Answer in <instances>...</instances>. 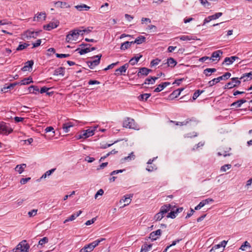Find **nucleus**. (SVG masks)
Returning a JSON list of instances; mask_svg holds the SVG:
<instances>
[{
  "mask_svg": "<svg viewBox=\"0 0 252 252\" xmlns=\"http://www.w3.org/2000/svg\"><path fill=\"white\" fill-rule=\"evenodd\" d=\"M79 35V29H74L70 31L66 35L65 40L68 43H70L73 40L76 41L78 39Z\"/></svg>",
  "mask_w": 252,
  "mask_h": 252,
  "instance_id": "1",
  "label": "nucleus"
},
{
  "mask_svg": "<svg viewBox=\"0 0 252 252\" xmlns=\"http://www.w3.org/2000/svg\"><path fill=\"white\" fill-rule=\"evenodd\" d=\"M97 126H94L85 130H83L81 133L78 136V139L87 138L94 135V131L97 128Z\"/></svg>",
  "mask_w": 252,
  "mask_h": 252,
  "instance_id": "2",
  "label": "nucleus"
},
{
  "mask_svg": "<svg viewBox=\"0 0 252 252\" xmlns=\"http://www.w3.org/2000/svg\"><path fill=\"white\" fill-rule=\"evenodd\" d=\"M231 76V73L230 72H226L223 75L218 77L216 78H214L212 80L208 82V85L209 87H212L216 84L219 83L220 81L222 80H226L230 78Z\"/></svg>",
  "mask_w": 252,
  "mask_h": 252,
  "instance_id": "3",
  "label": "nucleus"
},
{
  "mask_svg": "<svg viewBox=\"0 0 252 252\" xmlns=\"http://www.w3.org/2000/svg\"><path fill=\"white\" fill-rule=\"evenodd\" d=\"M13 131V129L10 127L5 123L0 122V134L8 135Z\"/></svg>",
  "mask_w": 252,
  "mask_h": 252,
  "instance_id": "4",
  "label": "nucleus"
},
{
  "mask_svg": "<svg viewBox=\"0 0 252 252\" xmlns=\"http://www.w3.org/2000/svg\"><path fill=\"white\" fill-rule=\"evenodd\" d=\"M30 246L26 240L22 241L16 247V252H28Z\"/></svg>",
  "mask_w": 252,
  "mask_h": 252,
  "instance_id": "5",
  "label": "nucleus"
},
{
  "mask_svg": "<svg viewBox=\"0 0 252 252\" xmlns=\"http://www.w3.org/2000/svg\"><path fill=\"white\" fill-rule=\"evenodd\" d=\"M101 57V54H98L97 55L94 56V57H93L92 58H97V59L94 60L93 61H88L87 64L89 67L91 69H93L95 66L98 65L100 63V61Z\"/></svg>",
  "mask_w": 252,
  "mask_h": 252,
  "instance_id": "6",
  "label": "nucleus"
},
{
  "mask_svg": "<svg viewBox=\"0 0 252 252\" xmlns=\"http://www.w3.org/2000/svg\"><path fill=\"white\" fill-rule=\"evenodd\" d=\"M241 82L238 78H232L231 81L227 83L224 87V89H231L239 85Z\"/></svg>",
  "mask_w": 252,
  "mask_h": 252,
  "instance_id": "7",
  "label": "nucleus"
},
{
  "mask_svg": "<svg viewBox=\"0 0 252 252\" xmlns=\"http://www.w3.org/2000/svg\"><path fill=\"white\" fill-rule=\"evenodd\" d=\"M123 126L126 128L136 129L134 120L128 118L123 122Z\"/></svg>",
  "mask_w": 252,
  "mask_h": 252,
  "instance_id": "8",
  "label": "nucleus"
},
{
  "mask_svg": "<svg viewBox=\"0 0 252 252\" xmlns=\"http://www.w3.org/2000/svg\"><path fill=\"white\" fill-rule=\"evenodd\" d=\"M129 67V63H126L124 65L121 66L119 68L115 70V75L119 76L120 75H125L127 69Z\"/></svg>",
  "mask_w": 252,
  "mask_h": 252,
  "instance_id": "9",
  "label": "nucleus"
},
{
  "mask_svg": "<svg viewBox=\"0 0 252 252\" xmlns=\"http://www.w3.org/2000/svg\"><path fill=\"white\" fill-rule=\"evenodd\" d=\"M38 34V32H34L28 30L26 31L24 33V36L27 39H29L32 38H35Z\"/></svg>",
  "mask_w": 252,
  "mask_h": 252,
  "instance_id": "10",
  "label": "nucleus"
},
{
  "mask_svg": "<svg viewBox=\"0 0 252 252\" xmlns=\"http://www.w3.org/2000/svg\"><path fill=\"white\" fill-rule=\"evenodd\" d=\"M151 71L152 70L150 69H148L145 67H141L139 68V71L137 73V76L140 78L141 77V76H147Z\"/></svg>",
  "mask_w": 252,
  "mask_h": 252,
  "instance_id": "11",
  "label": "nucleus"
},
{
  "mask_svg": "<svg viewBox=\"0 0 252 252\" xmlns=\"http://www.w3.org/2000/svg\"><path fill=\"white\" fill-rule=\"evenodd\" d=\"M76 123V121L67 122L66 123H64L62 126V128L63 129V132L65 133L68 132L69 131V128L75 126Z\"/></svg>",
  "mask_w": 252,
  "mask_h": 252,
  "instance_id": "12",
  "label": "nucleus"
},
{
  "mask_svg": "<svg viewBox=\"0 0 252 252\" xmlns=\"http://www.w3.org/2000/svg\"><path fill=\"white\" fill-rule=\"evenodd\" d=\"M161 234V230L158 229L156 231H153L150 234L149 238L152 241L156 240Z\"/></svg>",
  "mask_w": 252,
  "mask_h": 252,
  "instance_id": "13",
  "label": "nucleus"
},
{
  "mask_svg": "<svg viewBox=\"0 0 252 252\" xmlns=\"http://www.w3.org/2000/svg\"><path fill=\"white\" fill-rule=\"evenodd\" d=\"M223 52L221 50H219L216 51L212 54L211 57L210 58V60H212L214 61L215 60L219 61L220 59H217V58H219L220 56L222 54Z\"/></svg>",
  "mask_w": 252,
  "mask_h": 252,
  "instance_id": "14",
  "label": "nucleus"
},
{
  "mask_svg": "<svg viewBox=\"0 0 252 252\" xmlns=\"http://www.w3.org/2000/svg\"><path fill=\"white\" fill-rule=\"evenodd\" d=\"M59 26V22H50L46 25H44L43 28L46 31H51L56 28Z\"/></svg>",
  "mask_w": 252,
  "mask_h": 252,
  "instance_id": "15",
  "label": "nucleus"
},
{
  "mask_svg": "<svg viewBox=\"0 0 252 252\" xmlns=\"http://www.w3.org/2000/svg\"><path fill=\"white\" fill-rule=\"evenodd\" d=\"M82 213V211L81 210H80L77 212L76 213L72 214L69 218H68L67 219H65L64 220L63 223H66V222L69 221L74 220L77 217H79Z\"/></svg>",
  "mask_w": 252,
  "mask_h": 252,
  "instance_id": "16",
  "label": "nucleus"
},
{
  "mask_svg": "<svg viewBox=\"0 0 252 252\" xmlns=\"http://www.w3.org/2000/svg\"><path fill=\"white\" fill-rule=\"evenodd\" d=\"M239 58L237 56H231L230 57H226L222 64L225 63L226 65H230L233 63L236 60L238 59Z\"/></svg>",
  "mask_w": 252,
  "mask_h": 252,
  "instance_id": "17",
  "label": "nucleus"
},
{
  "mask_svg": "<svg viewBox=\"0 0 252 252\" xmlns=\"http://www.w3.org/2000/svg\"><path fill=\"white\" fill-rule=\"evenodd\" d=\"M132 195L129 194V195H126L124 196V197L121 199L120 201V203L122 202H126V204H124L123 206V207H125L126 206L128 205L131 201V197H132Z\"/></svg>",
  "mask_w": 252,
  "mask_h": 252,
  "instance_id": "18",
  "label": "nucleus"
},
{
  "mask_svg": "<svg viewBox=\"0 0 252 252\" xmlns=\"http://www.w3.org/2000/svg\"><path fill=\"white\" fill-rule=\"evenodd\" d=\"M33 61L32 60L27 62L25 65L22 68L21 70L23 71H30V69L32 68L33 65Z\"/></svg>",
  "mask_w": 252,
  "mask_h": 252,
  "instance_id": "19",
  "label": "nucleus"
},
{
  "mask_svg": "<svg viewBox=\"0 0 252 252\" xmlns=\"http://www.w3.org/2000/svg\"><path fill=\"white\" fill-rule=\"evenodd\" d=\"M171 206L170 204H166L161 207L159 212L163 216L170 210Z\"/></svg>",
  "mask_w": 252,
  "mask_h": 252,
  "instance_id": "20",
  "label": "nucleus"
},
{
  "mask_svg": "<svg viewBox=\"0 0 252 252\" xmlns=\"http://www.w3.org/2000/svg\"><path fill=\"white\" fill-rule=\"evenodd\" d=\"M184 88H180L174 91L169 95V97L171 98H176L178 97L184 90Z\"/></svg>",
  "mask_w": 252,
  "mask_h": 252,
  "instance_id": "21",
  "label": "nucleus"
},
{
  "mask_svg": "<svg viewBox=\"0 0 252 252\" xmlns=\"http://www.w3.org/2000/svg\"><path fill=\"white\" fill-rule=\"evenodd\" d=\"M27 165L25 163L18 164L15 167V170L18 172L19 174H21L24 171Z\"/></svg>",
  "mask_w": 252,
  "mask_h": 252,
  "instance_id": "22",
  "label": "nucleus"
},
{
  "mask_svg": "<svg viewBox=\"0 0 252 252\" xmlns=\"http://www.w3.org/2000/svg\"><path fill=\"white\" fill-rule=\"evenodd\" d=\"M142 55H137V56L131 58L129 60V63H130L132 65H134L136 64L138 62L140 59L141 58H142Z\"/></svg>",
  "mask_w": 252,
  "mask_h": 252,
  "instance_id": "23",
  "label": "nucleus"
},
{
  "mask_svg": "<svg viewBox=\"0 0 252 252\" xmlns=\"http://www.w3.org/2000/svg\"><path fill=\"white\" fill-rule=\"evenodd\" d=\"M246 102V100L244 99H241L240 100H238L235 102H233L231 106L232 107H235L236 108H238L241 106L242 104L245 103Z\"/></svg>",
  "mask_w": 252,
  "mask_h": 252,
  "instance_id": "24",
  "label": "nucleus"
},
{
  "mask_svg": "<svg viewBox=\"0 0 252 252\" xmlns=\"http://www.w3.org/2000/svg\"><path fill=\"white\" fill-rule=\"evenodd\" d=\"M133 44L132 41H126L121 44L120 49L122 50H125L129 48Z\"/></svg>",
  "mask_w": 252,
  "mask_h": 252,
  "instance_id": "25",
  "label": "nucleus"
},
{
  "mask_svg": "<svg viewBox=\"0 0 252 252\" xmlns=\"http://www.w3.org/2000/svg\"><path fill=\"white\" fill-rule=\"evenodd\" d=\"M55 6L57 8L69 7V5L66 2L60 1L55 2Z\"/></svg>",
  "mask_w": 252,
  "mask_h": 252,
  "instance_id": "26",
  "label": "nucleus"
},
{
  "mask_svg": "<svg viewBox=\"0 0 252 252\" xmlns=\"http://www.w3.org/2000/svg\"><path fill=\"white\" fill-rule=\"evenodd\" d=\"M158 79V77H151L145 79L144 84H154L156 81Z\"/></svg>",
  "mask_w": 252,
  "mask_h": 252,
  "instance_id": "27",
  "label": "nucleus"
},
{
  "mask_svg": "<svg viewBox=\"0 0 252 252\" xmlns=\"http://www.w3.org/2000/svg\"><path fill=\"white\" fill-rule=\"evenodd\" d=\"M94 250L92 245L90 243L85 245L80 250V252H91Z\"/></svg>",
  "mask_w": 252,
  "mask_h": 252,
  "instance_id": "28",
  "label": "nucleus"
},
{
  "mask_svg": "<svg viewBox=\"0 0 252 252\" xmlns=\"http://www.w3.org/2000/svg\"><path fill=\"white\" fill-rule=\"evenodd\" d=\"M64 74V68L63 67H60L56 69L53 73L54 75L58 76V75H62L63 76Z\"/></svg>",
  "mask_w": 252,
  "mask_h": 252,
  "instance_id": "29",
  "label": "nucleus"
},
{
  "mask_svg": "<svg viewBox=\"0 0 252 252\" xmlns=\"http://www.w3.org/2000/svg\"><path fill=\"white\" fill-rule=\"evenodd\" d=\"M146 41V37L144 36L140 35L138 36L134 41H132L133 43H136L137 44H140Z\"/></svg>",
  "mask_w": 252,
  "mask_h": 252,
  "instance_id": "30",
  "label": "nucleus"
},
{
  "mask_svg": "<svg viewBox=\"0 0 252 252\" xmlns=\"http://www.w3.org/2000/svg\"><path fill=\"white\" fill-rule=\"evenodd\" d=\"M166 63L167 64V66L174 67L177 64V62L173 58H169L167 59Z\"/></svg>",
  "mask_w": 252,
  "mask_h": 252,
  "instance_id": "31",
  "label": "nucleus"
},
{
  "mask_svg": "<svg viewBox=\"0 0 252 252\" xmlns=\"http://www.w3.org/2000/svg\"><path fill=\"white\" fill-rule=\"evenodd\" d=\"M227 244V241L223 240L221 242V243L219 244L215 245L212 249L210 250V252H212L214 250L219 249L220 247H225Z\"/></svg>",
  "mask_w": 252,
  "mask_h": 252,
  "instance_id": "32",
  "label": "nucleus"
},
{
  "mask_svg": "<svg viewBox=\"0 0 252 252\" xmlns=\"http://www.w3.org/2000/svg\"><path fill=\"white\" fill-rule=\"evenodd\" d=\"M216 68H207L204 70L203 73L206 76H210L211 75V73H214L216 71Z\"/></svg>",
  "mask_w": 252,
  "mask_h": 252,
  "instance_id": "33",
  "label": "nucleus"
},
{
  "mask_svg": "<svg viewBox=\"0 0 252 252\" xmlns=\"http://www.w3.org/2000/svg\"><path fill=\"white\" fill-rule=\"evenodd\" d=\"M244 79V81H249L252 79V71L246 73L243 75L240 79Z\"/></svg>",
  "mask_w": 252,
  "mask_h": 252,
  "instance_id": "34",
  "label": "nucleus"
},
{
  "mask_svg": "<svg viewBox=\"0 0 252 252\" xmlns=\"http://www.w3.org/2000/svg\"><path fill=\"white\" fill-rule=\"evenodd\" d=\"M76 51H78V53H79L80 55H82L90 52V47L89 46L83 49L77 48Z\"/></svg>",
  "mask_w": 252,
  "mask_h": 252,
  "instance_id": "35",
  "label": "nucleus"
},
{
  "mask_svg": "<svg viewBox=\"0 0 252 252\" xmlns=\"http://www.w3.org/2000/svg\"><path fill=\"white\" fill-rule=\"evenodd\" d=\"M75 8L79 11H82L84 9L85 10H88L90 8V7L88 6V5L85 4H82L81 5H77L75 6Z\"/></svg>",
  "mask_w": 252,
  "mask_h": 252,
  "instance_id": "36",
  "label": "nucleus"
},
{
  "mask_svg": "<svg viewBox=\"0 0 252 252\" xmlns=\"http://www.w3.org/2000/svg\"><path fill=\"white\" fill-rule=\"evenodd\" d=\"M151 95V94L146 93L141 94L138 96V99L140 101H146Z\"/></svg>",
  "mask_w": 252,
  "mask_h": 252,
  "instance_id": "37",
  "label": "nucleus"
},
{
  "mask_svg": "<svg viewBox=\"0 0 252 252\" xmlns=\"http://www.w3.org/2000/svg\"><path fill=\"white\" fill-rule=\"evenodd\" d=\"M177 38H179L180 40L183 41H189L191 40H195V38L189 35H182L179 37H177Z\"/></svg>",
  "mask_w": 252,
  "mask_h": 252,
  "instance_id": "38",
  "label": "nucleus"
},
{
  "mask_svg": "<svg viewBox=\"0 0 252 252\" xmlns=\"http://www.w3.org/2000/svg\"><path fill=\"white\" fill-rule=\"evenodd\" d=\"M32 82V78L29 77L24 78V79L21 80V82H19V84L21 85H25L29 84Z\"/></svg>",
  "mask_w": 252,
  "mask_h": 252,
  "instance_id": "39",
  "label": "nucleus"
},
{
  "mask_svg": "<svg viewBox=\"0 0 252 252\" xmlns=\"http://www.w3.org/2000/svg\"><path fill=\"white\" fill-rule=\"evenodd\" d=\"M93 28L91 27H89L87 29H83V30H79V33L80 35H83L85 33H90L92 30H93Z\"/></svg>",
  "mask_w": 252,
  "mask_h": 252,
  "instance_id": "40",
  "label": "nucleus"
},
{
  "mask_svg": "<svg viewBox=\"0 0 252 252\" xmlns=\"http://www.w3.org/2000/svg\"><path fill=\"white\" fill-rule=\"evenodd\" d=\"M42 17L43 18V20H45V18H46V14H45V13H44V12L38 13L34 17L33 20L34 21H36V18H37V20H38L39 19H41Z\"/></svg>",
  "mask_w": 252,
  "mask_h": 252,
  "instance_id": "41",
  "label": "nucleus"
},
{
  "mask_svg": "<svg viewBox=\"0 0 252 252\" xmlns=\"http://www.w3.org/2000/svg\"><path fill=\"white\" fill-rule=\"evenodd\" d=\"M56 170V168L51 169L46 171L44 174L41 177V179H45L47 176H50Z\"/></svg>",
  "mask_w": 252,
  "mask_h": 252,
  "instance_id": "42",
  "label": "nucleus"
},
{
  "mask_svg": "<svg viewBox=\"0 0 252 252\" xmlns=\"http://www.w3.org/2000/svg\"><path fill=\"white\" fill-rule=\"evenodd\" d=\"M105 238H100V239H98L95 241H93V242L91 243L90 244L92 245L93 249H94V248L95 247H96L98 245V244L102 242L103 241L105 240Z\"/></svg>",
  "mask_w": 252,
  "mask_h": 252,
  "instance_id": "43",
  "label": "nucleus"
},
{
  "mask_svg": "<svg viewBox=\"0 0 252 252\" xmlns=\"http://www.w3.org/2000/svg\"><path fill=\"white\" fill-rule=\"evenodd\" d=\"M29 92L31 93L36 94V92H38L39 90L37 86H31L29 88Z\"/></svg>",
  "mask_w": 252,
  "mask_h": 252,
  "instance_id": "44",
  "label": "nucleus"
},
{
  "mask_svg": "<svg viewBox=\"0 0 252 252\" xmlns=\"http://www.w3.org/2000/svg\"><path fill=\"white\" fill-rule=\"evenodd\" d=\"M204 92V90H198L196 91L192 96V99L193 100H195L201 94H202Z\"/></svg>",
  "mask_w": 252,
  "mask_h": 252,
  "instance_id": "45",
  "label": "nucleus"
},
{
  "mask_svg": "<svg viewBox=\"0 0 252 252\" xmlns=\"http://www.w3.org/2000/svg\"><path fill=\"white\" fill-rule=\"evenodd\" d=\"M29 46V44L27 43H24L23 44H20L19 45L18 47L16 49L17 51H20L25 49L27 47Z\"/></svg>",
  "mask_w": 252,
  "mask_h": 252,
  "instance_id": "46",
  "label": "nucleus"
},
{
  "mask_svg": "<svg viewBox=\"0 0 252 252\" xmlns=\"http://www.w3.org/2000/svg\"><path fill=\"white\" fill-rule=\"evenodd\" d=\"M135 158V155H134L133 152H131L129 155L127 157H126L124 158L125 160L130 161L131 160H133Z\"/></svg>",
  "mask_w": 252,
  "mask_h": 252,
  "instance_id": "47",
  "label": "nucleus"
},
{
  "mask_svg": "<svg viewBox=\"0 0 252 252\" xmlns=\"http://www.w3.org/2000/svg\"><path fill=\"white\" fill-rule=\"evenodd\" d=\"M165 87L163 84L162 83L161 84H160L158 85V86L154 90V92L156 93L160 92Z\"/></svg>",
  "mask_w": 252,
  "mask_h": 252,
  "instance_id": "48",
  "label": "nucleus"
},
{
  "mask_svg": "<svg viewBox=\"0 0 252 252\" xmlns=\"http://www.w3.org/2000/svg\"><path fill=\"white\" fill-rule=\"evenodd\" d=\"M157 167L156 166V165L155 164H153V165H148L146 168V170L148 171V172H152V171H154L156 170H157Z\"/></svg>",
  "mask_w": 252,
  "mask_h": 252,
  "instance_id": "49",
  "label": "nucleus"
},
{
  "mask_svg": "<svg viewBox=\"0 0 252 252\" xmlns=\"http://www.w3.org/2000/svg\"><path fill=\"white\" fill-rule=\"evenodd\" d=\"M170 122L175 123L176 124V125H177V126H182L186 125L189 123V121L186 120V121H185L184 122H182L171 121Z\"/></svg>",
  "mask_w": 252,
  "mask_h": 252,
  "instance_id": "50",
  "label": "nucleus"
},
{
  "mask_svg": "<svg viewBox=\"0 0 252 252\" xmlns=\"http://www.w3.org/2000/svg\"><path fill=\"white\" fill-rule=\"evenodd\" d=\"M48 242V238H47L46 237H44L39 241L38 245L42 246L44 244L47 243Z\"/></svg>",
  "mask_w": 252,
  "mask_h": 252,
  "instance_id": "51",
  "label": "nucleus"
},
{
  "mask_svg": "<svg viewBox=\"0 0 252 252\" xmlns=\"http://www.w3.org/2000/svg\"><path fill=\"white\" fill-rule=\"evenodd\" d=\"M201 4L205 7L209 8L211 3L207 0H199Z\"/></svg>",
  "mask_w": 252,
  "mask_h": 252,
  "instance_id": "52",
  "label": "nucleus"
},
{
  "mask_svg": "<svg viewBox=\"0 0 252 252\" xmlns=\"http://www.w3.org/2000/svg\"><path fill=\"white\" fill-rule=\"evenodd\" d=\"M160 62V60L158 58L153 60L150 63V65L151 67L156 66L158 65Z\"/></svg>",
  "mask_w": 252,
  "mask_h": 252,
  "instance_id": "53",
  "label": "nucleus"
},
{
  "mask_svg": "<svg viewBox=\"0 0 252 252\" xmlns=\"http://www.w3.org/2000/svg\"><path fill=\"white\" fill-rule=\"evenodd\" d=\"M222 15V13L221 12H218L215 13L214 15H211L210 18L212 19V20H216L217 19H218L220 16Z\"/></svg>",
  "mask_w": 252,
  "mask_h": 252,
  "instance_id": "54",
  "label": "nucleus"
},
{
  "mask_svg": "<svg viewBox=\"0 0 252 252\" xmlns=\"http://www.w3.org/2000/svg\"><path fill=\"white\" fill-rule=\"evenodd\" d=\"M49 90V88H47L46 87H42L41 89H40V93L41 94H43V93H46V94L48 95H50L52 93H49L48 92V91Z\"/></svg>",
  "mask_w": 252,
  "mask_h": 252,
  "instance_id": "55",
  "label": "nucleus"
},
{
  "mask_svg": "<svg viewBox=\"0 0 252 252\" xmlns=\"http://www.w3.org/2000/svg\"><path fill=\"white\" fill-rule=\"evenodd\" d=\"M231 167V164H225L221 167L220 170L221 172H225L227 169H230Z\"/></svg>",
  "mask_w": 252,
  "mask_h": 252,
  "instance_id": "56",
  "label": "nucleus"
},
{
  "mask_svg": "<svg viewBox=\"0 0 252 252\" xmlns=\"http://www.w3.org/2000/svg\"><path fill=\"white\" fill-rule=\"evenodd\" d=\"M163 216L159 212L158 213H157L155 217H154V220L156 221L160 220H161L163 218Z\"/></svg>",
  "mask_w": 252,
  "mask_h": 252,
  "instance_id": "57",
  "label": "nucleus"
},
{
  "mask_svg": "<svg viewBox=\"0 0 252 252\" xmlns=\"http://www.w3.org/2000/svg\"><path fill=\"white\" fill-rule=\"evenodd\" d=\"M37 209H32L31 211H29L28 214L30 217H32L35 216L37 214Z\"/></svg>",
  "mask_w": 252,
  "mask_h": 252,
  "instance_id": "58",
  "label": "nucleus"
},
{
  "mask_svg": "<svg viewBox=\"0 0 252 252\" xmlns=\"http://www.w3.org/2000/svg\"><path fill=\"white\" fill-rule=\"evenodd\" d=\"M146 252H148L152 247V244H145L142 246Z\"/></svg>",
  "mask_w": 252,
  "mask_h": 252,
  "instance_id": "59",
  "label": "nucleus"
},
{
  "mask_svg": "<svg viewBox=\"0 0 252 252\" xmlns=\"http://www.w3.org/2000/svg\"><path fill=\"white\" fill-rule=\"evenodd\" d=\"M177 214V212L171 211L170 213L168 214L167 217L170 218L171 219H174L175 218H176Z\"/></svg>",
  "mask_w": 252,
  "mask_h": 252,
  "instance_id": "60",
  "label": "nucleus"
},
{
  "mask_svg": "<svg viewBox=\"0 0 252 252\" xmlns=\"http://www.w3.org/2000/svg\"><path fill=\"white\" fill-rule=\"evenodd\" d=\"M248 247L250 248L251 245L247 241H246L244 242V243L241 246L240 249L242 251H245V247Z\"/></svg>",
  "mask_w": 252,
  "mask_h": 252,
  "instance_id": "61",
  "label": "nucleus"
},
{
  "mask_svg": "<svg viewBox=\"0 0 252 252\" xmlns=\"http://www.w3.org/2000/svg\"><path fill=\"white\" fill-rule=\"evenodd\" d=\"M118 63H119V62H117L114 63H112L111 64L107 66V67L105 68L104 69V70L107 71L110 69H111V68H113L115 65H117Z\"/></svg>",
  "mask_w": 252,
  "mask_h": 252,
  "instance_id": "62",
  "label": "nucleus"
},
{
  "mask_svg": "<svg viewBox=\"0 0 252 252\" xmlns=\"http://www.w3.org/2000/svg\"><path fill=\"white\" fill-rule=\"evenodd\" d=\"M69 54H56V56L58 58H64L69 57Z\"/></svg>",
  "mask_w": 252,
  "mask_h": 252,
  "instance_id": "63",
  "label": "nucleus"
},
{
  "mask_svg": "<svg viewBox=\"0 0 252 252\" xmlns=\"http://www.w3.org/2000/svg\"><path fill=\"white\" fill-rule=\"evenodd\" d=\"M96 220V218H93L92 219H91L90 220H87L85 222V225H90L94 223Z\"/></svg>",
  "mask_w": 252,
  "mask_h": 252,
  "instance_id": "64",
  "label": "nucleus"
}]
</instances>
